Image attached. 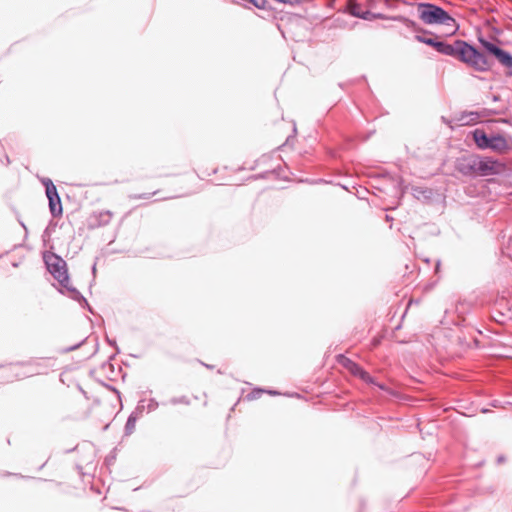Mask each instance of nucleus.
<instances>
[{
    "mask_svg": "<svg viewBox=\"0 0 512 512\" xmlns=\"http://www.w3.org/2000/svg\"><path fill=\"white\" fill-rule=\"evenodd\" d=\"M415 39L428 46L433 47L437 52L454 57L478 72L489 71L493 62L482 52L463 40H455L447 43L439 40L437 36L427 37L417 34Z\"/></svg>",
    "mask_w": 512,
    "mask_h": 512,
    "instance_id": "f257e3e1",
    "label": "nucleus"
},
{
    "mask_svg": "<svg viewBox=\"0 0 512 512\" xmlns=\"http://www.w3.org/2000/svg\"><path fill=\"white\" fill-rule=\"evenodd\" d=\"M53 249L54 246L52 245L51 250L42 251V260L47 272H49L58 283V285L55 286L57 291L63 295L68 291V287H73V285L71 284L67 262L61 255L53 252Z\"/></svg>",
    "mask_w": 512,
    "mask_h": 512,
    "instance_id": "f03ea898",
    "label": "nucleus"
},
{
    "mask_svg": "<svg viewBox=\"0 0 512 512\" xmlns=\"http://www.w3.org/2000/svg\"><path fill=\"white\" fill-rule=\"evenodd\" d=\"M417 11L419 19L427 25H443L453 32L458 29L455 19L443 8L433 3H418Z\"/></svg>",
    "mask_w": 512,
    "mask_h": 512,
    "instance_id": "7ed1b4c3",
    "label": "nucleus"
},
{
    "mask_svg": "<svg viewBox=\"0 0 512 512\" xmlns=\"http://www.w3.org/2000/svg\"><path fill=\"white\" fill-rule=\"evenodd\" d=\"M472 139L481 150H492L498 154H505L510 150L507 138L493 131L487 132L484 129L476 128L471 132Z\"/></svg>",
    "mask_w": 512,
    "mask_h": 512,
    "instance_id": "20e7f679",
    "label": "nucleus"
},
{
    "mask_svg": "<svg viewBox=\"0 0 512 512\" xmlns=\"http://www.w3.org/2000/svg\"><path fill=\"white\" fill-rule=\"evenodd\" d=\"M478 41L485 52L493 56L503 67L512 68V55L510 53L482 36L478 37Z\"/></svg>",
    "mask_w": 512,
    "mask_h": 512,
    "instance_id": "39448f33",
    "label": "nucleus"
},
{
    "mask_svg": "<svg viewBox=\"0 0 512 512\" xmlns=\"http://www.w3.org/2000/svg\"><path fill=\"white\" fill-rule=\"evenodd\" d=\"M502 168V163L497 159L477 155L476 177L496 175L501 172Z\"/></svg>",
    "mask_w": 512,
    "mask_h": 512,
    "instance_id": "423d86ee",
    "label": "nucleus"
},
{
    "mask_svg": "<svg viewBox=\"0 0 512 512\" xmlns=\"http://www.w3.org/2000/svg\"><path fill=\"white\" fill-rule=\"evenodd\" d=\"M346 11L353 17L360 18L367 21L375 19H384V16L379 13H373L369 10H363L361 4L357 0H347Z\"/></svg>",
    "mask_w": 512,
    "mask_h": 512,
    "instance_id": "0eeeda50",
    "label": "nucleus"
},
{
    "mask_svg": "<svg viewBox=\"0 0 512 512\" xmlns=\"http://www.w3.org/2000/svg\"><path fill=\"white\" fill-rule=\"evenodd\" d=\"M477 154L462 156L457 159L455 168L464 176L476 177Z\"/></svg>",
    "mask_w": 512,
    "mask_h": 512,
    "instance_id": "6e6552de",
    "label": "nucleus"
},
{
    "mask_svg": "<svg viewBox=\"0 0 512 512\" xmlns=\"http://www.w3.org/2000/svg\"><path fill=\"white\" fill-rule=\"evenodd\" d=\"M112 218V212L109 210L94 212L87 221V227L90 230L109 224Z\"/></svg>",
    "mask_w": 512,
    "mask_h": 512,
    "instance_id": "1a4fd4ad",
    "label": "nucleus"
},
{
    "mask_svg": "<svg viewBox=\"0 0 512 512\" xmlns=\"http://www.w3.org/2000/svg\"><path fill=\"white\" fill-rule=\"evenodd\" d=\"M48 199V207L53 218H60L63 215V205L58 190H54L46 194Z\"/></svg>",
    "mask_w": 512,
    "mask_h": 512,
    "instance_id": "9d476101",
    "label": "nucleus"
},
{
    "mask_svg": "<svg viewBox=\"0 0 512 512\" xmlns=\"http://www.w3.org/2000/svg\"><path fill=\"white\" fill-rule=\"evenodd\" d=\"M63 295L77 302L82 309L87 310L93 315L96 314L94 308L89 304L88 300L75 286L68 287V291Z\"/></svg>",
    "mask_w": 512,
    "mask_h": 512,
    "instance_id": "9b49d317",
    "label": "nucleus"
},
{
    "mask_svg": "<svg viewBox=\"0 0 512 512\" xmlns=\"http://www.w3.org/2000/svg\"><path fill=\"white\" fill-rule=\"evenodd\" d=\"M344 365L348 368L354 375L358 376L360 379L367 383L375 384L372 376L366 372L361 366L351 361L350 359H344Z\"/></svg>",
    "mask_w": 512,
    "mask_h": 512,
    "instance_id": "f8f14e48",
    "label": "nucleus"
},
{
    "mask_svg": "<svg viewBox=\"0 0 512 512\" xmlns=\"http://www.w3.org/2000/svg\"><path fill=\"white\" fill-rule=\"evenodd\" d=\"M138 419V412H131L128 415L124 426V436H130L134 432Z\"/></svg>",
    "mask_w": 512,
    "mask_h": 512,
    "instance_id": "ddd939ff",
    "label": "nucleus"
},
{
    "mask_svg": "<svg viewBox=\"0 0 512 512\" xmlns=\"http://www.w3.org/2000/svg\"><path fill=\"white\" fill-rule=\"evenodd\" d=\"M413 196L418 200H429L432 196V191L423 187H413Z\"/></svg>",
    "mask_w": 512,
    "mask_h": 512,
    "instance_id": "4468645a",
    "label": "nucleus"
},
{
    "mask_svg": "<svg viewBox=\"0 0 512 512\" xmlns=\"http://www.w3.org/2000/svg\"><path fill=\"white\" fill-rule=\"evenodd\" d=\"M95 381L101 385L102 387H104L106 390L112 392L116 397L117 399L121 402L122 401V394L121 392L119 391V389L117 387H115L114 385L112 384H109L107 382H105L104 380L100 379V378H95Z\"/></svg>",
    "mask_w": 512,
    "mask_h": 512,
    "instance_id": "2eb2a0df",
    "label": "nucleus"
},
{
    "mask_svg": "<svg viewBox=\"0 0 512 512\" xmlns=\"http://www.w3.org/2000/svg\"><path fill=\"white\" fill-rule=\"evenodd\" d=\"M55 227H56V224L53 223L52 220H50L41 236L44 245H46L47 242L50 240L51 234L55 230Z\"/></svg>",
    "mask_w": 512,
    "mask_h": 512,
    "instance_id": "dca6fc26",
    "label": "nucleus"
},
{
    "mask_svg": "<svg viewBox=\"0 0 512 512\" xmlns=\"http://www.w3.org/2000/svg\"><path fill=\"white\" fill-rule=\"evenodd\" d=\"M117 447H114L110 452L109 454L105 457L104 459V465L107 467V469L110 468V466H112L115 461H116V458H117Z\"/></svg>",
    "mask_w": 512,
    "mask_h": 512,
    "instance_id": "f3484780",
    "label": "nucleus"
},
{
    "mask_svg": "<svg viewBox=\"0 0 512 512\" xmlns=\"http://www.w3.org/2000/svg\"><path fill=\"white\" fill-rule=\"evenodd\" d=\"M41 184L45 187V194L52 192L54 190H57L56 185L53 183V181L48 177H42L40 178Z\"/></svg>",
    "mask_w": 512,
    "mask_h": 512,
    "instance_id": "a211bd4d",
    "label": "nucleus"
},
{
    "mask_svg": "<svg viewBox=\"0 0 512 512\" xmlns=\"http://www.w3.org/2000/svg\"><path fill=\"white\" fill-rule=\"evenodd\" d=\"M87 337H85L84 339H82L81 341H79L78 343L74 344V345H71V346H68V347H65V348H62L59 352L61 354H66V353H69V352H72V351H75L77 349H79L81 346H83L86 342H87Z\"/></svg>",
    "mask_w": 512,
    "mask_h": 512,
    "instance_id": "6ab92c4d",
    "label": "nucleus"
},
{
    "mask_svg": "<svg viewBox=\"0 0 512 512\" xmlns=\"http://www.w3.org/2000/svg\"><path fill=\"white\" fill-rule=\"evenodd\" d=\"M241 399H246L248 401L256 399V386L252 387L250 391L246 394V396H243L242 394L241 397L238 399V402L231 407V411L235 409V406L240 402Z\"/></svg>",
    "mask_w": 512,
    "mask_h": 512,
    "instance_id": "aec40b11",
    "label": "nucleus"
},
{
    "mask_svg": "<svg viewBox=\"0 0 512 512\" xmlns=\"http://www.w3.org/2000/svg\"><path fill=\"white\" fill-rule=\"evenodd\" d=\"M170 403L172 405H178V404L190 405V399L184 395L179 396V397H172L170 399Z\"/></svg>",
    "mask_w": 512,
    "mask_h": 512,
    "instance_id": "412c9836",
    "label": "nucleus"
},
{
    "mask_svg": "<svg viewBox=\"0 0 512 512\" xmlns=\"http://www.w3.org/2000/svg\"><path fill=\"white\" fill-rule=\"evenodd\" d=\"M32 364H35L37 367L39 368H48L49 366L46 365V364H43L41 362H34L33 360H28V361H17L15 363V365H18V366H21V367H24V366H28V365H32Z\"/></svg>",
    "mask_w": 512,
    "mask_h": 512,
    "instance_id": "4be33fe9",
    "label": "nucleus"
},
{
    "mask_svg": "<svg viewBox=\"0 0 512 512\" xmlns=\"http://www.w3.org/2000/svg\"><path fill=\"white\" fill-rule=\"evenodd\" d=\"M159 191L156 190L154 192H151V193H141V194H133V195H130V198L131 199H150L152 196L156 195Z\"/></svg>",
    "mask_w": 512,
    "mask_h": 512,
    "instance_id": "5701e85b",
    "label": "nucleus"
},
{
    "mask_svg": "<svg viewBox=\"0 0 512 512\" xmlns=\"http://www.w3.org/2000/svg\"><path fill=\"white\" fill-rule=\"evenodd\" d=\"M234 2L242 5L244 8L252 9L256 7V0H234Z\"/></svg>",
    "mask_w": 512,
    "mask_h": 512,
    "instance_id": "b1692460",
    "label": "nucleus"
},
{
    "mask_svg": "<svg viewBox=\"0 0 512 512\" xmlns=\"http://www.w3.org/2000/svg\"><path fill=\"white\" fill-rule=\"evenodd\" d=\"M158 407H159L158 401L155 398H150L148 405H147L148 412L155 411Z\"/></svg>",
    "mask_w": 512,
    "mask_h": 512,
    "instance_id": "393cba45",
    "label": "nucleus"
},
{
    "mask_svg": "<svg viewBox=\"0 0 512 512\" xmlns=\"http://www.w3.org/2000/svg\"><path fill=\"white\" fill-rule=\"evenodd\" d=\"M116 356L117 355L115 353L111 354L108 357V359L105 362L102 363L101 367L103 369H105L107 365H110L111 366V372H114V365L112 364V360H114L116 358Z\"/></svg>",
    "mask_w": 512,
    "mask_h": 512,
    "instance_id": "a878e982",
    "label": "nucleus"
},
{
    "mask_svg": "<svg viewBox=\"0 0 512 512\" xmlns=\"http://www.w3.org/2000/svg\"><path fill=\"white\" fill-rule=\"evenodd\" d=\"M143 402H144V400H141V401L138 403V405H137V407L135 408V410L133 411V412H138V418H140V416L142 415V413H143V411H144V409H145L144 405H143V404H141V403H143Z\"/></svg>",
    "mask_w": 512,
    "mask_h": 512,
    "instance_id": "bb28decb",
    "label": "nucleus"
},
{
    "mask_svg": "<svg viewBox=\"0 0 512 512\" xmlns=\"http://www.w3.org/2000/svg\"><path fill=\"white\" fill-rule=\"evenodd\" d=\"M105 342L107 345H109L110 347H114L116 346L117 342L115 339H112L108 336L107 333H105Z\"/></svg>",
    "mask_w": 512,
    "mask_h": 512,
    "instance_id": "cd10ccee",
    "label": "nucleus"
},
{
    "mask_svg": "<svg viewBox=\"0 0 512 512\" xmlns=\"http://www.w3.org/2000/svg\"><path fill=\"white\" fill-rule=\"evenodd\" d=\"M96 265H97V264H96V262H94V263H93V265H92V267H91V273H92V275H93V280H92V282L90 283V287H89V289H90V290H91V287H92L93 282L95 281V277H96V272H97V267H96Z\"/></svg>",
    "mask_w": 512,
    "mask_h": 512,
    "instance_id": "c85d7f7f",
    "label": "nucleus"
},
{
    "mask_svg": "<svg viewBox=\"0 0 512 512\" xmlns=\"http://www.w3.org/2000/svg\"><path fill=\"white\" fill-rule=\"evenodd\" d=\"M6 476H16V477H19V478H25V479H35L34 477H31V476H24L22 474H18V473H11V472H6L5 473Z\"/></svg>",
    "mask_w": 512,
    "mask_h": 512,
    "instance_id": "c756f323",
    "label": "nucleus"
},
{
    "mask_svg": "<svg viewBox=\"0 0 512 512\" xmlns=\"http://www.w3.org/2000/svg\"><path fill=\"white\" fill-rule=\"evenodd\" d=\"M99 351V338L98 336L95 337V349L92 355L96 354Z\"/></svg>",
    "mask_w": 512,
    "mask_h": 512,
    "instance_id": "7c9ffc66",
    "label": "nucleus"
},
{
    "mask_svg": "<svg viewBox=\"0 0 512 512\" xmlns=\"http://www.w3.org/2000/svg\"><path fill=\"white\" fill-rule=\"evenodd\" d=\"M276 1L279 3H284V4H293L295 2V0H276Z\"/></svg>",
    "mask_w": 512,
    "mask_h": 512,
    "instance_id": "2f4dec72",
    "label": "nucleus"
},
{
    "mask_svg": "<svg viewBox=\"0 0 512 512\" xmlns=\"http://www.w3.org/2000/svg\"><path fill=\"white\" fill-rule=\"evenodd\" d=\"M78 388H79V391L84 395V397L88 398L87 392L80 385L78 386Z\"/></svg>",
    "mask_w": 512,
    "mask_h": 512,
    "instance_id": "473e14b6",
    "label": "nucleus"
},
{
    "mask_svg": "<svg viewBox=\"0 0 512 512\" xmlns=\"http://www.w3.org/2000/svg\"><path fill=\"white\" fill-rule=\"evenodd\" d=\"M113 348L115 349V352H114V353H115L116 355H118V354H120V353H121V350H120V348H119V346H118L117 344H116V346H114Z\"/></svg>",
    "mask_w": 512,
    "mask_h": 512,
    "instance_id": "72a5a7b5",
    "label": "nucleus"
},
{
    "mask_svg": "<svg viewBox=\"0 0 512 512\" xmlns=\"http://www.w3.org/2000/svg\"><path fill=\"white\" fill-rule=\"evenodd\" d=\"M257 392H258V395H259V394L264 393V392H266V391H265L264 389H260V388H258V389H257ZM267 392H268V393H270V394H273V393H274V392H272V391H267Z\"/></svg>",
    "mask_w": 512,
    "mask_h": 512,
    "instance_id": "f704fd0d",
    "label": "nucleus"
},
{
    "mask_svg": "<svg viewBox=\"0 0 512 512\" xmlns=\"http://www.w3.org/2000/svg\"><path fill=\"white\" fill-rule=\"evenodd\" d=\"M76 448H77V446H75V447H73V448H71V449H67V450L65 451V453H67V454H68V453L74 452V451L76 450Z\"/></svg>",
    "mask_w": 512,
    "mask_h": 512,
    "instance_id": "c9c22d12",
    "label": "nucleus"
},
{
    "mask_svg": "<svg viewBox=\"0 0 512 512\" xmlns=\"http://www.w3.org/2000/svg\"><path fill=\"white\" fill-rule=\"evenodd\" d=\"M201 364H202V365H204V366H205L206 368H208V369H213V368H214V366H213V365L205 364V363H203V362H201Z\"/></svg>",
    "mask_w": 512,
    "mask_h": 512,
    "instance_id": "e433bc0d",
    "label": "nucleus"
},
{
    "mask_svg": "<svg viewBox=\"0 0 512 512\" xmlns=\"http://www.w3.org/2000/svg\"><path fill=\"white\" fill-rule=\"evenodd\" d=\"M94 374H95V370L94 369L89 371V376L93 377L95 379Z\"/></svg>",
    "mask_w": 512,
    "mask_h": 512,
    "instance_id": "4c0bfd02",
    "label": "nucleus"
},
{
    "mask_svg": "<svg viewBox=\"0 0 512 512\" xmlns=\"http://www.w3.org/2000/svg\"><path fill=\"white\" fill-rule=\"evenodd\" d=\"M256 179V175L252 174L250 176H248L247 180H255Z\"/></svg>",
    "mask_w": 512,
    "mask_h": 512,
    "instance_id": "58836bf2",
    "label": "nucleus"
},
{
    "mask_svg": "<svg viewBox=\"0 0 512 512\" xmlns=\"http://www.w3.org/2000/svg\"><path fill=\"white\" fill-rule=\"evenodd\" d=\"M19 223H20V225L25 229V231L27 232V230H28V229H27V227H26L25 223H24V222H22V221H19Z\"/></svg>",
    "mask_w": 512,
    "mask_h": 512,
    "instance_id": "ea45409f",
    "label": "nucleus"
},
{
    "mask_svg": "<svg viewBox=\"0 0 512 512\" xmlns=\"http://www.w3.org/2000/svg\"><path fill=\"white\" fill-rule=\"evenodd\" d=\"M121 373H122V380H123V381H125V378H126V376H127V373H126V372H123L122 370H121Z\"/></svg>",
    "mask_w": 512,
    "mask_h": 512,
    "instance_id": "a19ab883",
    "label": "nucleus"
},
{
    "mask_svg": "<svg viewBox=\"0 0 512 512\" xmlns=\"http://www.w3.org/2000/svg\"><path fill=\"white\" fill-rule=\"evenodd\" d=\"M5 161H6V164L10 163V159H9L8 155H5Z\"/></svg>",
    "mask_w": 512,
    "mask_h": 512,
    "instance_id": "79ce46f5",
    "label": "nucleus"
},
{
    "mask_svg": "<svg viewBox=\"0 0 512 512\" xmlns=\"http://www.w3.org/2000/svg\"><path fill=\"white\" fill-rule=\"evenodd\" d=\"M38 481H42V482H46L48 481L47 479H44V478H37Z\"/></svg>",
    "mask_w": 512,
    "mask_h": 512,
    "instance_id": "37998d69",
    "label": "nucleus"
},
{
    "mask_svg": "<svg viewBox=\"0 0 512 512\" xmlns=\"http://www.w3.org/2000/svg\"><path fill=\"white\" fill-rule=\"evenodd\" d=\"M109 425L110 424H106L104 427H103V430L106 431L108 428H109Z\"/></svg>",
    "mask_w": 512,
    "mask_h": 512,
    "instance_id": "c03bdc74",
    "label": "nucleus"
},
{
    "mask_svg": "<svg viewBox=\"0 0 512 512\" xmlns=\"http://www.w3.org/2000/svg\"><path fill=\"white\" fill-rule=\"evenodd\" d=\"M439 267H440V262L438 261L436 264V272L438 271Z\"/></svg>",
    "mask_w": 512,
    "mask_h": 512,
    "instance_id": "a18cd8bd",
    "label": "nucleus"
},
{
    "mask_svg": "<svg viewBox=\"0 0 512 512\" xmlns=\"http://www.w3.org/2000/svg\"><path fill=\"white\" fill-rule=\"evenodd\" d=\"M77 469H78V472H79V473H82V472H81V471H82V467H81V466H79V465H78V466H77Z\"/></svg>",
    "mask_w": 512,
    "mask_h": 512,
    "instance_id": "49530a36",
    "label": "nucleus"
},
{
    "mask_svg": "<svg viewBox=\"0 0 512 512\" xmlns=\"http://www.w3.org/2000/svg\"><path fill=\"white\" fill-rule=\"evenodd\" d=\"M46 465V462L39 466L38 470H41Z\"/></svg>",
    "mask_w": 512,
    "mask_h": 512,
    "instance_id": "de8ad7c7",
    "label": "nucleus"
},
{
    "mask_svg": "<svg viewBox=\"0 0 512 512\" xmlns=\"http://www.w3.org/2000/svg\"><path fill=\"white\" fill-rule=\"evenodd\" d=\"M12 266H13V267H18V263H17V262H14V263H12Z\"/></svg>",
    "mask_w": 512,
    "mask_h": 512,
    "instance_id": "09e8293b",
    "label": "nucleus"
},
{
    "mask_svg": "<svg viewBox=\"0 0 512 512\" xmlns=\"http://www.w3.org/2000/svg\"><path fill=\"white\" fill-rule=\"evenodd\" d=\"M380 389L385 390V387L383 385H378Z\"/></svg>",
    "mask_w": 512,
    "mask_h": 512,
    "instance_id": "8fccbe9b",
    "label": "nucleus"
},
{
    "mask_svg": "<svg viewBox=\"0 0 512 512\" xmlns=\"http://www.w3.org/2000/svg\"><path fill=\"white\" fill-rule=\"evenodd\" d=\"M498 461H499V462L503 461V457H499V458H498Z\"/></svg>",
    "mask_w": 512,
    "mask_h": 512,
    "instance_id": "3c124183",
    "label": "nucleus"
},
{
    "mask_svg": "<svg viewBox=\"0 0 512 512\" xmlns=\"http://www.w3.org/2000/svg\"><path fill=\"white\" fill-rule=\"evenodd\" d=\"M2 367V365H0V368Z\"/></svg>",
    "mask_w": 512,
    "mask_h": 512,
    "instance_id": "603ef678",
    "label": "nucleus"
}]
</instances>
